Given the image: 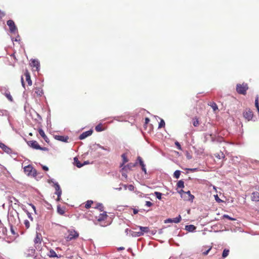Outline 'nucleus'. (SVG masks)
<instances>
[{"instance_id": "obj_3", "label": "nucleus", "mask_w": 259, "mask_h": 259, "mask_svg": "<svg viewBox=\"0 0 259 259\" xmlns=\"http://www.w3.org/2000/svg\"><path fill=\"white\" fill-rule=\"evenodd\" d=\"M16 216L12 213H9L8 215V220L11 226H13V225L16 224L17 222L19 221L18 213L17 212H15Z\"/></svg>"}, {"instance_id": "obj_40", "label": "nucleus", "mask_w": 259, "mask_h": 259, "mask_svg": "<svg viewBox=\"0 0 259 259\" xmlns=\"http://www.w3.org/2000/svg\"><path fill=\"white\" fill-rule=\"evenodd\" d=\"M12 199H13V200L14 201V202H15L14 204H18V203L19 202V201H18V199H17L16 198H15V197H11V198H10V203L11 204V203H12V202H13V200H12Z\"/></svg>"}, {"instance_id": "obj_50", "label": "nucleus", "mask_w": 259, "mask_h": 259, "mask_svg": "<svg viewBox=\"0 0 259 259\" xmlns=\"http://www.w3.org/2000/svg\"><path fill=\"white\" fill-rule=\"evenodd\" d=\"M214 198H215V200L218 202H220L222 201V200L219 197L218 195H214Z\"/></svg>"}, {"instance_id": "obj_32", "label": "nucleus", "mask_w": 259, "mask_h": 259, "mask_svg": "<svg viewBox=\"0 0 259 259\" xmlns=\"http://www.w3.org/2000/svg\"><path fill=\"white\" fill-rule=\"evenodd\" d=\"M181 175V171L179 170H176L174 173V177L176 179H179Z\"/></svg>"}, {"instance_id": "obj_59", "label": "nucleus", "mask_w": 259, "mask_h": 259, "mask_svg": "<svg viewBox=\"0 0 259 259\" xmlns=\"http://www.w3.org/2000/svg\"><path fill=\"white\" fill-rule=\"evenodd\" d=\"M187 169L188 170H190V171H192V172H194V171H196L197 170V168H188Z\"/></svg>"}, {"instance_id": "obj_9", "label": "nucleus", "mask_w": 259, "mask_h": 259, "mask_svg": "<svg viewBox=\"0 0 259 259\" xmlns=\"http://www.w3.org/2000/svg\"><path fill=\"white\" fill-rule=\"evenodd\" d=\"M7 24L9 27L10 31L11 33H15L17 30V27L15 24L14 21L12 20H9L7 22Z\"/></svg>"}, {"instance_id": "obj_34", "label": "nucleus", "mask_w": 259, "mask_h": 259, "mask_svg": "<svg viewBox=\"0 0 259 259\" xmlns=\"http://www.w3.org/2000/svg\"><path fill=\"white\" fill-rule=\"evenodd\" d=\"M41 240V237L39 236V235L38 234H37L36 237L35 238V239H34V243H40Z\"/></svg>"}, {"instance_id": "obj_7", "label": "nucleus", "mask_w": 259, "mask_h": 259, "mask_svg": "<svg viewBox=\"0 0 259 259\" xmlns=\"http://www.w3.org/2000/svg\"><path fill=\"white\" fill-rule=\"evenodd\" d=\"M30 66L33 68H36V71L38 72L40 70V63L38 60L32 59L30 60Z\"/></svg>"}, {"instance_id": "obj_33", "label": "nucleus", "mask_w": 259, "mask_h": 259, "mask_svg": "<svg viewBox=\"0 0 259 259\" xmlns=\"http://www.w3.org/2000/svg\"><path fill=\"white\" fill-rule=\"evenodd\" d=\"M229 252V250L228 249H225L223 251L222 257L223 258L226 257L228 255Z\"/></svg>"}, {"instance_id": "obj_37", "label": "nucleus", "mask_w": 259, "mask_h": 259, "mask_svg": "<svg viewBox=\"0 0 259 259\" xmlns=\"http://www.w3.org/2000/svg\"><path fill=\"white\" fill-rule=\"evenodd\" d=\"M93 203V201L92 200H88L86 202L85 207L86 208H89L91 207L92 204Z\"/></svg>"}, {"instance_id": "obj_11", "label": "nucleus", "mask_w": 259, "mask_h": 259, "mask_svg": "<svg viewBox=\"0 0 259 259\" xmlns=\"http://www.w3.org/2000/svg\"><path fill=\"white\" fill-rule=\"evenodd\" d=\"M54 138L55 140H58V141H60L63 142L65 143L68 142V139H69L68 136L55 135Z\"/></svg>"}, {"instance_id": "obj_64", "label": "nucleus", "mask_w": 259, "mask_h": 259, "mask_svg": "<svg viewBox=\"0 0 259 259\" xmlns=\"http://www.w3.org/2000/svg\"><path fill=\"white\" fill-rule=\"evenodd\" d=\"M138 210L137 209H134L133 210V212H134V214H137L138 213Z\"/></svg>"}, {"instance_id": "obj_17", "label": "nucleus", "mask_w": 259, "mask_h": 259, "mask_svg": "<svg viewBox=\"0 0 259 259\" xmlns=\"http://www.w3.org/2000/svg\"><path fill=\"white\" fill-rule=\"evenodd\" d=\"M251 200L254 201H259V192H253L251 195Z\"/></svg>"}, {"instance_id": "obj_16", "label": "nucleus", "mask_w": 259, "mask_h": 259, "mask_svg": "<svg viewBox=\"0 0 259 259\" xmlns=\"http://www.w3.org/2000/svg\"><path fill=\"white\" fill-rule=\"evenodd\" d=\"M38 133H39V135L42 137V138L44 139V140L47 143H48L49 142V139L47 137V136L46 135V134H45L44 131H43V130L41 129V128H39L38 130Z\"/></svg>"}, {"instance_id": "obj_56", "label": "nucleus", "mask_w": 259, "mask_h": 259, "mask_svg": "<svg viewBox=\"0 0 259 259\" xmlns=\"http://www.w3.org/2000/svg\"><path fill=\"white\" fill-rule=\"evenodd\" d=\"M5 16V13L0 10V19L2 18Z\"/></svg>"}, {"instance_id": "obj_47", "label": "nucleus", "mask_w": 259, "mask_h": 259, "mask_svg": "<svg viewBox=\"0 0 259 259\" xmlns=\"http://www.w3.org/2000/svg\"><path fill=\"white\" fill-rule=\"evenodd\" d=\"M24 224L26 228L28 229L29 228V222L28 220H26L24 221Z\"/></svg>"}, {"instance_id": "obj_29", "label": "nucleus", "mask_w": 259, "mask_h": 259, "mask_svg": "<svg viewBox=\"0 0 259 259\" xmlns=\"http://www.w3.org/2000/svg\"><path fill=\"white\" fill-rule=\"evenodd\" d=\"M95 130L98 132H100L103 131L104 129L102 127V124L99 123L96 126Z\"/></svg>"}, {"instance_id": "obj_14", "label": "nucleus", "mask_w": 259, "mask_h": 259, "mask_svg": "<svg viewBox=\"0 0 259 259\" xmlns=\"http://www.w3.org/2000/svg\"><path fill=\"white\" fill-rule=\"evenodd\" d=\"M93 133V130H90L88 131L82 133L79 137L80 140H83L88 137L91 136Z\"/></svg>"}, {"instance_id": "obj_52", "label": "nucleus", "mask_w": 259, "mask_h": 259, "mask_svg": "<svg viewBox=\"0 0 259 259\" xmlns=\"http://www.w3.org/2000/svg\"><path fill=\"white\" fill-rule=\"evenodd\" d=\"M153 205V203L151 202L150 201H146L145 205L148 207H150Z\"/></svg>"}, {"instance_id": "obj_54", "label": "nucleus", "mask_w": 259, "mask_h": 259, "mask_svg": "<svg viewBox=\"0 0 259 259\" xmlns=\"http://www.w3.org/2000/svg\"><path fill=\"white\" fill-rule=\"evenodd\" d=\"M193 124L194 126H197L199 124V121L198 120H195L193 121Z\"/></svg>"}, {"instance_id": "obj_49", "label": "nucleus", "mask_w": 259, "mask_h": 259, "mask_svg": "<svg viewBox=\"0 0 259 259\" xmlns=\"http://www.w3.org/2000/svg\"><path fill=\"white\" fill-rule=\"evenodd\" d=\"M12 40L13 41H19L20 40V38H19V35H18L17 36L14 38L13 37H12L11 38Z\"/></svg>"}, {"instance_id": "obj_8", "label": "nucleus", "mask_w": 259, "mask_h": 259, "mask_svg": "<svg viewBox=\"0 0 259 259\" xmlns=\"http://www.w3.org/2000/svg\"><path fill=\"white\" fill-rule=\"evenodd\" d=\"M253 114L250 109H246L243 112L244 117L248 121L251 120L253 118Z\"/></svg>"}, {"instance_id": "obj_45", "label": "nucleus", "mask_w": 259, "mask_h": 259, "mask_svg": "<svg viewBox=\"0 0 259 259\" xmlns=\"http://www.w3.org/2000/svg\"><path fill=\"white\" fill-rule=\"evenodd\" d=\"M127 188L130 191H133L135 189V187L133 185L131 184L128 185Z\"/></svg>"}, {"instance_id": "obj_42", "label": "nucleus", "mask_w": 259, "mask_h": 259, "mask_svg": "<svg viewBox=\"0 0 259 259\" xmlns=\"http://www.w3.org/2000/svg\"><path fill=\"white\" fill-rule=\"evenodd\" d=\"M57 212L60 214H64L65 211L64 210L62 209L60 206L57 207Z\"/></svg>"}, {"instance_id": "obj_2", "label": "nucleus", "mask_w": 259, "mask_h": 259, "mask_svg": "<svg viewBox=\"0 0 259 259\" xmlns=\"http://www.w3.org/2000/svg\"><path fill=\"white\" fill-rule=\"evenodd\" d=\"M248 87L247 83L237 84L236 85V91L241 95H245L246 94V91Z\"/></svg>"}, {"instance_id": "obj_57", "label": "nucleus", "mask_w": 259, "mask_h": 259, "mask_svg": "<svg viewBox=\"0 0 259 259\" xmlns=\"http://www.w3.org/2000/svg\"><path fill=\"white\" fill-rule=\"evenodd\" d=\"M38 150H42V151H48L49 149L47 147H41L40 146V148Z\"/></svg>"}, {"instance_id": "obj_28", "label": "nucleus", "mask_w": 259, "mask_h": 259, "mask_svg": "<svg viewBox=\"0 0 259 259\" xmlns=\"http://www.w3.org/2000/svg\"><path fill=\"white\" fill-rule=\"evenodd\" d=\"M185 194H187L188 195L189 198L187 199L188 200L193 201V200L194 199V196L191 194V192L190 191H188L186 192Z\"/></svg>"}, {"instance_id": "obj_21", "label": "nucleus", "mask_w": 259, "mask_h": 259, "mask_svg": "<svg viewBox=\"0 0 259 259\" xmlns=\"http://www.w3.org/2000/svg\"><path fill=\"white\" fill-rule=\"evenodd\" d=\"M98 148H101L104 150L107 151L108 152L110 151V149L109 148H106L103 146H102L99 144H95L93 145V149L97 150Z\"/></svg>"}, {"instance_id": "obj_5", "label": "nucleus", "mask_w": 259, "mask_h": 259, "mask_svg": "<svg viewBox=\"0 0 259 259\" xmlns=\"http://www.w3.org/2000/svg\"><path fill=\"white\" fill-rule=\"evenodd\" d=\"M0 91L10 101L13 102V99L11 95L10 91L5 87L1 88Z\"/></svg>"}, {"instance_id": "obj_15", "label": "nucleus", "mask_w": 259, "mask_h": 259, "mask_svg": "<svg viewBox=\"0 0 259 259\" xmlns=\"http://www.w3.org/2000/svg\"><path fill=\"white\" fill-rule=\"evenodd\" d=\"M138 227L139 228L140 232L142 233V236L144 235L145 233L148 234L151 232V230L148 227L138 226Z\"/></svg>"}, {"instance_id": "obj_24", "label": "nucleus", "mask_w": 259, "mask_h": 259, "mask_svg": "<svg viewBox=\"0 0 259 259\" xmlns=\"http://www.w3.org/2000/svg\"><path fill=\"white\" fill-rule=\"evenodd\" d=\"M107 217L106 212L101 213L98 219V221L99 222L104 220Z\"/></svg>"}, {"instance_id": "obj_26", "label": "nucleus", "mask_w": 259, "mask_h": 259, "mask_svg": "<svg viewBox=\"0 0 259 259\" xmlns=\"http://www.w3.org/2000/svg\"><path fill=\"white\" fill-rule=\"evenodd\" d=\"M138 162V161H137L135 163H130L127 164L126 166H125L123 168V169H124L125 168H128V169H131L133 167H135Z\"/></svg>"}, {"instance_id": "obj_61", "label": "nucleus", "mask_w": 259, "mask_h": 259, "mask_svg": "<svg viewBox=\"0 0 259 259\" xmlns=\"http://www.w3.org/2000/svg\"><path fill=\"white\" fill-rule=\"evenodd\" d=\"M48 182L49 183H53L54 184V183H55L56 182L54 181V180L53 179H49L48 180Z\"/></svg>"}, {"instance_id": "obj_58", "label": "nucleus", "mask_w": 259, "mask_h": 259, "mask_svg": "<svg viewBox=\"0 0 259 259\" xmlns=\"http://www.w3.org/2000/svg\"><path fill=\"white\" fill-rule=\"evenodd\" d=\"M42 168L43 170H44L45 171L49 170V167L46 165H42Z\"/></svg>"}, {"instance_id": "obj_48", "label": "nucleus", "mask_w": 259, "mask_h": 259, "mask_svg": "<svg viewBox=\"0 0 259 259\" xmlns=\"http://www.w3.org/2000/svg\"><path fill=\"white\" fill-rule=\"evenodd\" d=\"M175 145L177 146V148L180 150H182V147H181V146L180 145V144L178 142V141H176L175 142Z\"/></svg>"}, {"instance_id": "obj_30", "label": "nucleus", "mask_w": 259, "mask_h": 259, "mask_svg": "<svg viewBox=\"0 0 259 259\" xmlns=\"http://www.w3.org/2000/svg\"><path fill=\"white\" fill-rule=\"evenodd\" d=\"M178 188H183L184 187V182L183 180H180L177 184Z\"/></svg>"}, {"instance_id": "obj_51", "label": "nucleus", "mask_w": 259, "mask_h": 259, "mask_svg": "<svg viewBox=\"0 0 259 259\" xmlns=\"http://www.w3.org/2000/svg\"><path fill=\"white\" fill-rule=\"evenodd\" d=\"M178 192L181 195L182 197H184V195H183L185 194V193H186V192L184 191V190H183L182 189H181V190L178 191Z\"/></svg>"}, {"instance_id": "obj_46", "label": "nucleus", "mask_w": 259, "mask_h": 259, "mask_svg": "<svg viewBox=\"0 0 259 259\" xmlns=\"http://www.w3.org/2000/svg\"><path fill=\"white\" fill-rule=\"evenodd\" d=\"M26 214L28 216V218L31 220V221H32L33 220V218L31 216V213L27 210H26Z\"/></svg>"}, {"instance_id": "obj_20", "label": "nucleus", "mask_w": 259, "mask_h": 259, "mask_svg": "<svg viewBox=\"0 0 259 259\" xmlns=\"http://www.w3.org/2000/svg\"><path fill=\"white\" fill-rule=\"evenodd\" d=\"M98 148H101L104 150L107 151L108 152L110 151V149L109 148H106L103 146H102L99 144H95L93 145V149L97 150Z\"/></svg>"}, {"instance_id": "obj_35", "label": "nucleus", "mask_w": 259, "mask_h": 259, "mask_svg": "<svg viewBox=\"0 0 259 259\" xmlns=\"http://www.w3.org/2000/svg\"><path fill=\"white\" fill-rule=\"evenodd\" d=\"M96 208L98 209L100 211H102L103 210L104 206L102 203H97Z\"/></svg>"}, {"instance_id": "obj_10", "label": "nucleus", "mask_w": 259, "mask_h": 259, "mask_svg": "<svg viewBox=\"0 0 259 259\" xmlns=\"http://www.w3.org/2000/svg\"><path fill=\"white\" fill-rule=\"evenodd\" d=\"M181 216L180 215H179L178 217L175 218H168L164 221L165 223H179L181 220Z\"/></svg>"}, {"instance_id": "obj_4", "label": "nucleus", "mask_w": 259, "mask_h": 259, "mask_svg": "<svg viewBox=\"0 0 259 259\" xmlns=\"http://www.w3.org/2000/svg\"><path fill=\"white\" fill-rule=\"evenodd\" d=\"M68 232H69V235L66 237L67 241H70L73 239H75L77 238L79 236V234L74 230H69Z\"/></svg>"}, {"instance_id": "obj_1", "label": "nucleus", "mask_w": 259, "mask_h": 259, "mask_svg": "<svg viewBox=\"0 0 259 259\" xmlns=\"http://www.w3.org/2000/svg\"><path fill=\"white\" fill-rule=\"evenodd\" d=\"M24 171L28 176L35 177L37 176L36 170L34 169L30 164H29L24 167Z\"/></svg>"}, {"instance_id": "obj_55", "label": "nucleus", "mask_w": 259, "mask_h": 259, "mask_svg": "<svg viewBox=\"0 0 259 259\" xmlns=\"http://www.w3.org/2000/svg\"><path fill=\"white\" fill-rule=\"evenodd\" d=\"M212 108L213 109V110H215L218 109V106L215 103H213V105H212Z\"/></svg>"}, {"instance_id": "obj_19", "label": "nucleus", "mask_w": 259, "mask_h": 259, "mask_svg": "<svg viewBox=\"0 0 259 259\" xmlns=\"http://www.w3.org/2000/svg\"><path fill=\"white\" fill-rule=\"evenodd\" d=\"M141 233L140 231H136L134 230L130 231V235L133 237H137L142 236Z\"/></svg>"}, {"instance_id": "obj_44", "label": "nucleus", "mask_w": 259, "mask_h": 259, "mask_svg": "<svg viewBox=\"0 0 259 259\" xmlns=\"http://www.w3.org/2000/svg\"><path fill=\"white\" fill-rule=\"evenodd\" d=\"M55 194H56L58 196V197H61V194H62V190L61 189L59 190H56L55 193Z\"/></svg>"}, {"instance_id": "obj_27", "label": "nucleus", "mask_w": 259, "mask_h": 259, "mask_svg": "<svg viewBox=\"0 0 259 259\" xmlns=\"http://www.w3.org/2000/svg\"><path fill=\"white\" fill-rule=\"evenodd\" d=\"M35 93L38 96H41L44 94V92L42 89L39 88H35Z\"/></svg>"}, {"instance_id": "obj_31", "label": "nucleus", "mask_w": 259, "mask_h": 259, "mask_svg": "<svg viewBox=\"0 0 259 259\" xmlns=\"http://www.w3.org/2000/svg\"><path fill=\"white\" fill-rule=\"evenodd\" d=\"M121 157L122 158V163L121 164V166H122L123 164H124L126 162L128 161V159L126 157L125 154H122L121 155Z\"/></svg>"}, {"instance_id": "obj_43", "label": "nucleus", "mask_w": 259, "mask_h": 259, "mask_svg": "<svg viewBox=\"0 0 259 259\" xmlns=\"http://www.w3.org/2000/svg\"><path fill=\"white\" fill-rule=\"evenodd\" d=\"M54 186L55 187L56 191V190H59L61 189V188H60V185H59V184H58V182L54 183Z\"/></svg>"}, {"instance_id": "obj_6", "label": "nucleus", "mask_w": 259, "mask_h": 259, "mask_svg": "<svg viewBox=\"0 0 259 259\" xmlns=\"http://www.w3.org/2000/svg\"><path fill=\"white\" fill-rule=\"evenodd\" d=\"M0 148L2 149L5 153L8 154H14L15 155H17L16 153L13 152V150L10 147L6 145L3 143H2V144L0 145Z\"/></svg>"}, {"instance_id": "obj_63", "label": "nucleus", "mask_w": 259, "mask_h": 259, "mask_svg": "<svg viewBox=\"0 0 259 259\" xmlns=\"http://www.w3.org/2000/svg\"><path fill=\"white\" fill-rule=\"evenodd\" d=\"M145 123L146 124H147L150 121V119L148 117L145 118Z\"/></svg>"}, {"instance_id": "obj_41", "label": "nucleus", "mask_w": 259, "mask_h": 259, "mask_svg": "<svg viewBox=\"0 0 259 259\" xmlns=\"http://www.w3.org/2000/svg\"><path fill=\"white\" fill-rule=\"evenodd\" d=\"M215 157L220 159L221 158H225V155L223 153L221 152L220 154H218L217 155H215Z\"/></svg>"}, {"instance_id": "obj_39", "label": "nucleus", "mask_w": 259, "mask_h": 259, "mask_svg": "<svg viewBox=\"0 0 259 259\" xmlns=\"http://www.w3.org/2000/svg\"><path fill=\"white\" fill-rule=\"evenodd\" d=\"M165 126V121L163 119H161L160 122L159 123L158 125V128H161L162 127H164Z\"/></svg>"}, {"instance_id": "obj_23", "label": "nucleus", "mask_w": 259, "mask_h": 259, "mask_svg": "<svg viewBox=\"0 0 259 259\" xmlns=\"http://www.w3.org/2000/svg\"><path fill=\"white\" fill-rule=\"evenodd\" d=\"M74 164L78 168H80L83 166V164L80 163L77 157L74 158Z\"/></svg>"}, {"instance_id": "obj_38", "label": "nucleus", "mask_w": 259, "mask_h": 259, "mask_svg": "<svg viewBox=\"0 0 259 259\" xmlns=\"http://www.w3.org/2000/svg\"><path fill=\"white\" fill-rule=\"evenodd\" d=\"M222 217H223V219H227L231 220V221H235V220H236V219L232 218V217H230L228 214H224Z\"/></svg>"}, {"instance_id": "obj_62", "label": "nucleus", "mask_w": 259, "mask_h": 259, "mask_svg": "<svg viewBox=\"0 0 259 259\" xmlns=\"http://www.w3.org/2000/svg\"><path fill=\"white\" fill-rule=\"evenodd\" d=\"M130 231H132V230H130L128 229H125V233L126 234V235H128V234L130 235Z\"/></svg>"}, {"instance_id": "obj_53", "label": "nucleus", "mask_w": 259, "mask_h": 259, "mask_svg": "<svg viewBox=\"0 0 259 259\" xmlns=\"http://www.w3.org/2000/svg\"><path fill=\"white\" fill-rule=\"evenodd\" d=\"M211 247H209L207 250H206L205 251L203 252V254L204 255H207L208 252H209V251L211 250Z\"/></svg>"}, {"instance_id": "obj_13", "label": "nucleus", "mask_w": 259, "mask_h": 259, "mask_svg": "<svg viewBox=\"0 0 259 259\" xmlns=\"http://www.w3.org/2000/svg\"><path fill=\"white\" fill-rule=\"evenodd\" d=\"M27 144L34 149L38 150L40 148V145L36 141H29L27 142Z\"/></svg>"}, {"instance_id": "obj_25", "label": "nucleus", "mask_w": 259, "mask_h": 259, "mask_svg": "<svg viewBox=\"0 0 259 259\" xmlns=\"http://www.w3.org/2000/svg\"><path fill=\"white\" fill-rule=\"evenodd\" d=\"M50 257H59L56 252L53 250L51 249L49 252V254L48 255Z\"/></svg>"}, {"instance_id": "obj_22", "label": "nucleus", "mask_w": 259, "mask_h": 259, "mask_svg": "<svg viewBox=\"0 0 259 259\" xmlns=\"http://www.w3.org/2000/svg\"><path fill=\"white\" fill-rule=\"evenodd\" d=\"M25 75L26 76V81L27 82L28 85H32V81L31 80L30 75L27 71H26V72L25 73Z\"/></svg>"}, {"instance_id": "obj_60", "label": "nucleus", "mask_w": 259, "mask_h": 259, "mask_svg": "<svg viewBox=\"0 0 259 259\" xmlns=\"http://www.w3.org/2000/svg\"><path fill=\"white\" fill-rule=\"evenodd\" d=\"M29 205L32 207V208L33 209V210L34 211L35 213H36V208H35V206L31 203H29Z\"/></svg>"}, {"instance_id": "obj_12", "label": "nucleus", "mask_w": 259, "mask_h": 259, "mask_svg": "<svg viewBox=\"0 0 259 259\" xmlns=\"http://www.w3.org/2000/svg\"><path fill=\"white\" fill-rule=\"evenodd\" d=\"M137 161H138L141 167L142 171L145 174H147V170L146 168V165L144 164V162L142 159V158L140 156H138L137 157Z\"/></svg>"}, {"instance_id": "obj_18", "label": "nucleus", "mask_w": 259, "mask_h": 259, "mask_svg": "<svg viewBox=\"0 0 259 259\" xmlns=\"http://www.w3.org/2000/svg\"><path fill=\"white\" fill-rule=\"evenodd\" d=\"M196 229V227L193 225H189L185 226V230L189 232H193Z\"/></svg>"}, {"instance_id": "obj_36", "label": "nucleus", "mask_w": 259, "mask_h": 259, "mask_svg": "<svg viewBox=\"0 0 259 259\" xmlns=\"http://www.w3.org/2000/svg\"><path fill=\"white\" fill-rule=\"evenodd\" d=\"M154 195L156 196V197L159 199H161V196H162V193L159 192H155L154 193Z\"/></svg>"}]
</instances>
